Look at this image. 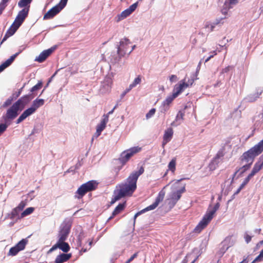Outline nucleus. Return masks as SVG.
I'll return each mask as SVG.
<instances>
[{"label":"nucleus","instance_id":"nucleus-19","mask_svg":"<svg viewBox=\"0 0 263 263\" xmlns=\"http://www.w3.org/2000/svg\"><path fill=\"white\" fill-rule=\"evenodd\" d=\"M35 110L31 106L26 110H25L22 114L16 120V124H19L23 120H24L27 117L33 114Z\"/></svg>","mask_w":263,"mask_h":263},{"label":"nucleus","instance_id":"nucleus-35","mask_svg":"<svg viewBox=\"0 0 263 263\" xmlns=\"http://www.w3.org/2000/svg\"><path fill=\"white\" fill-rule=\"evenodd\" d=\"M221 161L214 158L209 165V169L211 171L215 170L218 166V164Z\"/></svg>","mask_w":263,"mask_h":263},{"label":"nucleus","instance_id":"nucleus-63","mask_svg":"<svg viewBox=\"0 0 263 263\" xmlns=\"http://www.w3.org/2000/svg\"><path fill=\"white\" fill-rule=\"evenodd\" d=\"M9 0H2L0 4H4L5 6H7V3Z\"/></svg>","mask_w":263,"mask_h":263},{"label":"nucleus","instance_id":"nucleus-33","mask_svg":"<svg viewBox=\"0 0 263 263\" xmlns=\"http://www.w3.org/2000/svg\"><path fill=\"white\" fill-rule=\"evenodd\" d=\"M263 167L260 161H258L254 164L251 172L249 174L252 177H253L258 173Z\"/></svg>","mask_w":263,"mask_h":263},{"label":"nucleus","instance_id":"nucleus-61","mask_svg":"<svg viewBox=\"0 0 263 263\" xmlns=\"http://www.w3.org/2000/svg\"><path fill=\"white\" fill-rule=\"evenodd\" d=\"M214 56L213 54H210V56L208 57L204 61V63L208 62Z\"/></svg>","mask_w":263,"mask_h":263},{"label":"nucleus","instance_id":"nucleus-60","mask_svg":"<svg viewBox=\"0 0 263 263\" xmlns=\"http://www.w3.org/2000/svg\"><path fill=\"white\" fill-rule=\"evenodd\" d=\"M6 6L4 4H0V15H1L4 11V10L6 8Z\"/></svg>","mask_w":263,"mask_h":263},{"label":"nucleus","instance_id":"nucleus-18","mask_svg":"<svg viewBox=\"0 0 263 263\" xmlns=\"http://www.w3.org/2000/svg\"><path fill=\"white\" fill-rule=\"evenodd\" d=\"M238 0H226L221 9V12L224 15L227 14L228 10L238 3Z\"/></svg>","mask_w":263,"mask_h":263},{"label":"nucleus","instance_id":"nucleus-6","mask_svg":"<svg viewBox=\"0 0 263 263\" xmlns=\"http://www.w3.org/2000/svg\"><path fill=\"white\" fill-rule=\"evenodd\" d=\"M68 0H61L56 6L50 9L43 17L44 20H49L59 13L66 5Z\"/></svg>","mask_w":263,"mask_h":263},{"label":"nucleus","instance_id":"nucleus-48","mask_svg":"<svg viewBox=\"0 0 263 263\" xmlns=\"http://www.w3.org/2000/svg\"><path fill=\"white\" fill-rule=\"evenodd\" d=\"M21 211H18V210H16V207L14 208L11 212V218H14L16 217L17 215H18V214Z\"/></svg>","mask_w":263,"mask_h":263},{"label":"nucleus","instance_id":"nucleus-50","mask_svg":"<svg viewBox=\"0 0 263 263\" xmlns=\"http://www.w3.org/2000/svg\"><path fill=\"white\" fill-rule=\"evenodd\" d=\"M252 236L249 235L247 232L245 233L244 238L247 243H249L252 239Z\"/></svg>","mask_w":263,"mask_h":263},{"label":"nucleus","instance_id":"nucleus-55","mask_svg":"<svg viewBox=\"0 0 263 263\" xmlns=\"http://www.w3.org/2000/svg\"><path fill=\"white\" fill-rule=\"evenodd\" d=\"M108 121V115H104L103 116V119L101 120V122L104 123L105 125H106V123Z\"/></svg>","mask_w":263,"mask_h":263},{"label":"nucleus","instance_id":"nucleus-59","mask_svg":"<svg viewBox=\"0 0 263 263\" xmlns=\"http://www.w3.org/2000/svg\"><path fill=\"white\" fill-rule=\"evenodd\" d=\"M231 68V66L226 67V68H223L222 70L221 73H227L228 72H229L230 71Z\"/></svg>","mask_w":263,"mask_h":263},{"label":"nucleus","instance_id":"nucleus-62","mask_svg":"<svg viewBox=\"0 0 263 263\" xmlns=\"http://www.w3.org/2000/svg\"><path fill=\"white\" fill-rule=\"evenodd\" d=\"M194 81V80L193 79H192L189 80L187 82H185V83L186 84H189V86L190 85H192V84L193 83Z\"/></svg>","mask_w":263,"mask_h":263},{"label":"nucleus","instance_id":"nucleus-34","mask_svg":"<svg viewBox=\"0 0 263 263\" xmlns=\"http://www.w3.org/2000/svg\"><path fill=\"white\" fill-rule=\"evenodd\" d=\"M243 165L240 167L239 168L238 170H237L233 175V179H234V177L235 176V175H236V174L240 172V174H239V176H241L243 173H244L246 171H247L248 170H249L250 167H251V165H249V164H245V163H243L242 164Z\"/></svg>","mask_w":263,"mask_h":263},{"label":"nucleus","instance_id":"nucleus-64","mask_svg":"<svg viewBox=\"0 0 263 263\" xmlns=\"http://www.w3.org/2000/svg\"><path fill=\"white\" fill-rule=\"evenodd\" d=\"M259 161L261 165H263V155L259 158Z\"/></svg>","mask_w":263,"mask_h":263},{"label":"nucleus","instance_id":"nucleus-3","mask_svg":"<svg viewBox=\"0 0 263 263\" xmlns=\"http://www.w3.org/2000/svg\"><path fill=\"white\" fill-rule=\"evenodd\" d=\"M220 206L219 203H216L212 209L208 210L202 220L194 229V232L199 233L203 230L213 218V216Z\"/></svg>","mask_w":263,"mask_h":263},{"label":"nucleus","instance_id":"nucleus-38","mask_svg":"<svg viewBox=\"0 0 263 263\" xmlns=\"http://www.w3.org/2000/svg\"><path fill=\"white\" fill-rule=\"evenodd\" d=\"M105 127L106 125H105L104 123H102V122H100V123L97 125V131L96 133L97 137H98L100 135L101 132L104 130Z\"/></svg>","mask_w":263,"mask_h":263},{"label":"nucleus","instance_id":"nucleus-42","mask_svg":"<svg viewBox=\"0 0 263 263\" xmlns=\"http://www.w3.org/2000/svg\"><path fill=\"white\" fill-rule=\"evenodd\" d=\"M12 26H10V28L7 30L6 34L4 36L2 42L0 43V45H1L3 42H4L9 36H12L14 33H12Z\"/></svg>","mask_w":263,"mask_h":263},{"label":"nucleus","instance_id":"nucleus-13","mask_svg":"<svg viewBox=\"0 0 263 263\" xmlns=\"http://www.w3.org/2000/svg\"><path fill=\"white\" fill-rule=\"evenodd\" d=\"M57 48V46H53L51 48L43 51L39 56L36 57L34 60L35 61L39 63L44 62Z\"/></svg>","mask_w":263,"mask_h":263},{"label":"nucleus","instance_id":"nucleus-12","mask_svg":"<svg viewBox=\"0 0 263 263\" xmlns=\"http://www.w3.org/2000/svg\"><path fill=\"white\" fill-rule=\"evenodd\" d=\"M27 242L28 241L26 239H22L15 246L10 248L8 255L9 256L16 255L18 252L25 249Z\"/></svg>","mask_w":263,"mask_h":263},{"label":"nucleus","instance_id":"nucleus-21","mask_svg":"<svg viewBox=\"0 0 263 263\" xmlns=\"http://www.w3.org/2000/svg\"><path fill=\"white\" fill-rule=\"evenodd\" d=\"M186 79L181 81L178 85H176L174 88L175 92L173 93L176 96H178L183 90L189 87V84L185 83Z\"/></svg>","mask_w":263,"mask_h":263},{"label":"nucleus","instance_id":"nucleus-16","mask_svg":"<svg viewBox=\"0 0 263 263\" xmlns=\"http://www.w3.org/2000/svg\"><path fill=\"white\" fill-rule=\"evenodd\" d=\"M19 109V107L14 103L12 106L7 110L5 118L10 120L14 119L17 116Z\"/></svg>","mask_w":263,"mask_h":263},{"label":"nucleus","instance_id":"nucleus-47","mask_svg":"<svg viewBox=\"0 0 263 263\" xmlns=\"http://www.w3.org/2000/svg\"><path fill=\"white\" fill-rule=\"evenodd\" d=\"M156 112V109L155 108L151 109L146 114V118L148 119L151 118L152 117L154 116Z\"/></svg>","mask_w":263,"mask_h":263},{"label":"nucleus","instance_id":"nucleus-22","mask_svg":"<svg viewBox=\"0 0 263 263\" xmlns=\"http://www.w3.org/2000/svg\"><path fill=\"white\" fill-rule=\"evenodd\" d=\"M231 238L227 237L221 243V247L220 249V253L221 255H223L226 251L233 245V243L231 242Z\"/></svg>","mask_w":263,"mask_h":263},{"label":"nucleus","instance_id":"nucleus-31","mask_svg":"<svg viewBox=\"0 0 263 263\" xmlns=\"http://www.w3.org/2000/svg\"><path fill=\"white\" fill-rule=\"evenodd\" d=\"M125 202L119 203L115 209L112 212V216L108 218V220H110L114 216L120 213L125 208Z\"/></svg>","mask_w":263,"mask_h":263},{"label":"nucleus","instance_id":"nucleus-15","mask_svg":"<svg viewBox=\"0 0 263 263\" xmlns=\"http://www.w3.org/2000/svg\"><path fill=\"white\" fill-rule=\"evenodd\" d=\"M177 96L174 93L172 95L167 97L166 99L163 101L160 107V110L162 113H165L169 109V105L172 102L173 100L176 98Z\"/></svg>","mask_w":263,"mask_h":263},{"label":"nucleus","instance_id":"nucleus-27","mask_svg":"<svg viewBox=\"0 0 263 263\" xmlns=\"http://www.w3.org/2000/svg\"><path fill=\"white\" fill-rule=\"evenodd\" d=\"M262 93L261 89H257L256 92L249 95L246 98V100L250 102L255 101Z\"/></svg>","mask_w":263,"mask_h":263},{"label":"nucleus","instance_id":"nucleus-54","mask_svg":"<svg viewBox=\"0 0 263 263\" xmlns=\"http://www.w3.org/2000/svg\"><path fill=\"white\" fill-rule=\"evenodd\" d=\"M252 177L250 174H249V175L245 179L242 183L246 185Z\"/></svg>","mask_w":263,"mask_h":263},{"label":"nucleus","instance_id":"nucleus-49","mask_svg":"<svg viewBox=\"0 0 263 263\" xmlns=\"http://www.w3.org/2000/svg\"><path fill=\"white\" fill-rule=\"evenodd\" d=\"M26 205V202L24 201H22L18 205L16 206V210H18V211H22Z\"/></svg>","mask_w":263,"mask_h":263},{"label":"nucleus","instance_id":"nucleus-30","mask_svg":"<svg viewBox=\"0 0 263 263\" xmlns=\"http://www.w3.org/2000/svg\"><path fill=\"white\" fill-rule=\"evenodd\" d=\"M57 245L58 248L61 250L63 252L67 253L70 250V246L68 243L65 242V241H57Z\"/></svg>","mask_w":263,"mask_h":263},{"label":"nucleus","instance_id":"nucleus-17","mask_svg":"<svg viewBox=\"0 0 263 263\" xmlns=\"http://www.w3.org/2000/svg\"><path fill=\"white\" fill-rule=\"evenodd\" d=\"M112 84V79L109 77H106L102 82L100 91L102 93H106L110 90Z\"/></svg>","mask_w":263,"mask_h":263},{"label":"nucleus","instance_id":"nucleus-43","mask_svg":"<svg viewBox=\"0 0 263 263\" xmlns=\"http://www.w3.org/2000/svg\"><path fill=\"white\" fill-rule=\"evenodd\" d=\"M168 170L174 172L176 169V160L175 159H173L168 163Z\"/></svg>","mask_w":263,"mask_h":263},{"label":"nucleus","instance_id":"nucleus-4","mask_svg":"<svg viewBox=\"0 0 263 263\" xmlns=\"http://www.w3.org/2000/svg\"><path fill=\"white\" fill-rule=\"evenodd\" d=\"M182 179L177 180L172 185V189L173 191L170 195L168 204L171 207L174 206L177 202L180 199L181 194L185 191V185L179 187V182Z\"/></svg>","mask_w":263,"mask_h":263},{"label":"nucleus","instance_id":"nucleus-29","mask_svg":"<svg viewBox=\"0 0 263 263\" xmlns=\"http://www.w3.org/2000/svg\"><path fill=\"white\" fill-rule=\"evenodd\" d=\"M92 241L91 240L90 241H89V243H88V246H86V247H85L84 246H83V240L81 238V236H79V238H78V246L80 247H82V249L80 251L81 253L82 252H87L88 250H89L92 246Z\"/></svg>","mask_w":263,"mask_h":263},{"label":"nucleus","instance_id":"nucleus-52","mask_svg":"<svg viewBox=\"0 0 263 263\" xmlns=\"http://www.w3.org/2000/svg\"><path fill=\"white\" fill-rule=\"evenodd\" d=\"M8 127V125L6 124H0V134H2L4 131L6 130Z\"/></svg>","mask_w":263,"mask_h":263},{"label":"nucleus","instance_id":"nucleus-44","mask_svg":"<svg viewBox=\"0 0 263 263\" xmlns=\"http://www.w3.org/2000/svg\"><path fill=\"white\" fill-rule=\"evenodd\" d=\"M121 198H122L114 191L113 197L112 198L110 202V204H114L117 201L120 200Z\"/></svg>","mask_w":263,"mask_h":263},{"label":"nucleus","instance_id":"nucleus-41","mask_svg":"<svg viewBox=\"0 0 263 263\" xmlns=\"http://www.w3.org/2000/svg\"><path fill=\"white\" fill-rule=\"evenodd\" d=\"M87 192V191L86 189L84 187H83V184L79 187L77 191V193L79 195V198L83 197Z\"/></svg>","mask_w":263,"mask_h":263},{"label":"nucleus","instance_id":"nucleus-46","mask_svg":"<svg viewBox=\"0 0 263 263\" xmlns=\"http://www.w3.org/2000/svg\"><path fill=\"white\" fill-rule=\"evenodd\" d=\"M224 154L223 149H221L218 152L217 154H216V156L214 158H215L217 159L218 160L221 161L222 158L223 157Z\"/></svg>","mask_w":263,"mask_h":263},{"label":"nucleus","instance_id":"nucleus-57","mask_svg":"<svg viewBox=\"0 0 263 263\" xmlns=\"http://www.w3.org/2000/svg\"><path fill=\"white\" fill-rule=\"evenodd\" d=\"M177 80V77L176 75H172L170 77V81L171 83L176 82Z\"/></svg>","mask_w":263,"mask_h":263},{"label":"nucleus","instance_id":"nucleus-37","mask_svg":"<svg viewBox=\"0 0 263 263\" xmlns=\"http://www.w3.org/2000/svg\"><path fill=\"white\" fill-rule=\"evenodd\" d=\"M141 82V78L140 76H138L137 78H136L133 82L129 85V87L133 89L137 85L140 84Z\"/></svg>","mask_w":263,"mask_h":263},{"label":"nucleus","instance_id":"nucleus-45","mask_svg":"<svg viewBox=\"0 0 263 263\" xmlns=\"http://www.w3.org/2000/svg\"><path fill=\"white\" fill-rule=\"evenodd\" d=\"M263 260V249L260 252L259 254L255 258L251 263H255L257 261Z\"/></svg>","mask_w":263,"mask_h":263},{"label":"nucleus","instance_id":"nucleus-58","mask_svg":"<svg viewBox=\"0 0 263 263\" xmlns=\"http://www.w3.org/2000/svg\"><path fill=\"white\" fill-rule=\"evenodd\" d=\"M132 89V88H130L129 87H128L127 88H126L125 89V90L121 94V98H123L125 95L130 90Z\"/></svg>","mask_w":263,"mask_h":263},{"label":"nucleus","instance_id":"nucleus-56","mask_svg":"<svg viewBox=\"0 0 263 263\" xmlns=\"http://www.w3.org/2000/svg\"><path fill=\"white\" fill-rule=\"evenodd\" d=\"M58 248V246L57 242L54 246H53L49 249V250L48 251V253H50L52 252L53 251L55 250Z\"/></svg>","mask_w":263,"mask_h":263},{"label":"nucleus","instance_id":"nucleus-1","mask_svg":"<svg viewBox=\"0 0 263 263\" xmlns=\"http://www.w3.org/2000/svg\"><path fill=\"white\" fill-rule=\"evenodd\" d=\"M144 168L141 167L139 171L131 173L126 181L116 186L115 191L121 198L131 196L137 188L138 177L143 173Z\"/></svg>","mask_w":263,"mask_h":263},{"label":"nucleus","instance_id":"nucleus-28","mask_svg":"<svg viewBox=\"0 0 263 263\" xmlns=\"http://www.w3.org/2000/svg\"><path fill=\"white\" fill-rule=\"evenodd\" d=\"M97 185L98 183L96 181L91 180L83 184V187H85L88 192L94 190L97 187Z\"/></svg>","mask_w":263,"mask_h":263},{"label":"nucleus","instance_id":"nucleus-9","mask_svg":"<svg viewBox=\"0 0 263 263\" xmlns=\"http://www.w3.org/2000/svg\"><path fill=\"white\" fill-rule=\"evenodd\" d=\"M164 195L165 193L163 191H160L158 194V196L156 198L155 202L151 205L137 212L134 216V219L135 220L136 218L141 214H143L148 211L154 210L158 205L160 201L163 200Z\"/></svg>","mask_w":263,"mask_h":263},{"label":"nucleus","instance_id":"nucleus-20","mask_svg":"<svg viewBox=\"0 0 263 263\" xmlns=\"http://www.w3.org/2000/svg\"><path fill=\"white\" fill-rule=\"evenodd\" d=\"M21 52V51L16 53L10 57L9 59L7 60L5 62L0 65V73L4 70L7 67L9 66L13 62L15 58Z\"/></svg>","mask_w":263,"mask_h":263},{"label":"nucleus","instance_id":"nucleus-7","mask_svg":"<svg viewBox=\"0 0 263 263\" xmlns=\"http://www.w3.org/2000/svg\"><path fill=\"white\" fill-rule=\"evenodd\" d=\"M129 44H130V42L126 38L123 39L120 41V45H117V53L119 57L116 59V62L119 61L126 53H128Z\"/></svg>","mask_w":263,"mask_h":263},{"label":"nucleus","instance_id":"nucleus-14","mask_svg":"<svg viewBox=\"0 0 263 263\" xmlns=\"http://www.w3.org/2000/svg\"><path fill=\"white\" fill-rule=\"evenodd\" d=\"M33 95H27L22 97L15 103H14L20 109H23L33 98Z\"/></svg>","mask_w":263,"mask_h":263},{"label":"nucleus","instance_id":"nucleus-25","mask_svg":"<svg viewBox=\"0 0 263 263\" xmlns=\"http://www.w3.org/2000/svg\"><path fill=\"white\" fill-rule=\"evenodd\" d=\"M223 18H218L216 19L214 22L206 24L205 25V28L208 30L209 31H212L214 30L215 26L216 25H218L221 24H223Z\"/></svg>","mask_w":263,"mask_h":263},{"label":"nucleus","instance_id":"nucleus-40","mask_svg":"<svg viewBox=\"0 0 263 263\" xmlns=\"http://www.w3.org/2000/svg\"><path fill=\"white\" fill-rule=\"evenodd\" d=\"M34 210V208H32V207H30V208H27L25 211H24L21 213V218H23V217L31 214L33 212Z\"/></svg>","mask_w":263,"mask_h":263},{"label":"nucleus","instance_id":"nucleus-32","mask_svg":"<svg viewBox=\"0 0 263 263\" xmlns=\"http://www.w3.org/2000/svg\"><path fill=\"white\" fill-rule=\"evenodd\" d=\"M45 103V100L43 99H36L34 100L31 105V107L36 111L39 107L42 106Z\"/></svg>","mask_w":263,"mask_h":263},{"label":"nucleus","instance_id":"nucleus-11","mask_svg":"<svg viewBox=\"0 0 263 263\" xmlns=\"http://www.w3.org/2000/svg\"><path fill=\"white\" fill-rule=\"evenodd\" d=\"M138 5V2H137L118 14L116 17V22H119L129 16L136 9Z\"/></svg>","mask_w":263,"mask_h":263},{"label":"nucleus","instance_id":"nucleus-23","mask_svg":"<svg viewBox=\"0 0 263 263\" xmlns=\"http://www.w3.org/2000/svg\"><path fill=\"white\" fill-rule=\"evenodd\" d=\"M173 135V130L172 128H168L165 130L163 138V146H164L167 143L171 140Z\"/></svg>","mask_w":263,"mask_h":263},{"label":"nucleus","instance_id":"nucleus-2","mask_svg":"<svg viewBox=\"0 0 263 263\" xmlns=\"http://www.w3.org/2000/svg\"><path fill=\"white\" fill-rule=\"evenodd\" d=\"M263 151V139L257 144L245 152L240 157L241 164L252 165L255 158Z\"/></svg>","mask_w":263,"mask_h":263},{"label":"nucleus","instance_id":"nucleus-24","mask_svg":"<svg viewBox=\"0 0 263 263\" xmlns=\"http://www.w3.org/2000/svg\"><path fill=\"white\" fill-rule=\"evenodd\" d=\"M184 112L181 110L179 111L177 113L175 120L171 123V126L176 127L182 123L183 120Z\"/></svg>","mask_w":263,"mask_h":263},{"label":"nucleus","instance_id":"nucleus-8","mask_svg":"<svg viewBox=\"0 0 263 263\" xmlns=\"http://www.w3.org/2000/svg\"><path fill=\"white\" fill-rule=\"evenodd\" d=\"M71 224L69 222H64L59 228L58 234V240L61 241H65L70 232Z\"/></svg>","mask_w":263,"mask_h":263},{"label":"nucleus","instance_id":"nucleus-53","mask_svg":"<svg viewBox=\"0 0 263 263\" xmlns=\"http://www.w3.org/2000/svg\"><path fill=\"white\" fill-rule=\"evenodd\" d=\"M138 256V252L134 254L126 261L125 263H129L133 261Z\"/></svg>","mask_w":263,"mask_h":263},{"label":"nucleus","instance_id":"nucleus-51","mask_svg":"<svg viewBox=\"0 0 263 263\" xmlns=\"http://www.w3.org/2000/svg\"><path fill=\"white\" fill-rule=\"evenodd\" d=\"M12 101V98H8L6 101L4 102V104L3 105V106L4 107H6L10 105L11 104Z\"/></svg>","mask_w":263,"mask_h":263},{"label":"nucleus","instance_id":"nucleus-5","mask_svg":"<svg viewBox=\"0 0 263 263\" xmlns=\"http://www.w3.org/2000/svg\"><path fill=\"white\" fill-rule=\"evenodd\" d=\"M29 11V7H27L18 12L14 22L11 26H12V33H14L22 24L26 17L28 16Z\"/></svg>","mask_w":263,"mask_h":263},{"label":"nucleus","instance_id":"nucleus-39","mask_svg":"<svg viewBox=\"0 0 263 263\" xmlns=\"http://www.w3.org/2000/svg\"><path fill=\"white\" fill-rule=\"evenodd\" d=\"M42 84V81H39L37 84L31 88L30 92L32 93L31 95H33L34 96V92L41 88Z\"/></svg>","mask_w":263,"mask_h":263},{"label":"nucleus","instance_id":"nucleus-36","mask_svg":"<svg viewBox=\"0 0 263 263\" xmlns=\"http://www.w3.org/2000/svg\"><path fill=\"white\" fill-rule=\"evenodd\" d=\"M32 1V0H20L18 3V6L21 8H27V7H29V8L30 4Z\"/></svg>","mask_w":263,"mask_h":263},{"label":"nucleus","instance_id":"nucleus-10","mask_svg":"<svg viewBox=\"0 0 263 263\" xmlns=\"http://www.w3.org/2000/svg\"><path fill=\"white\" fill-rule=\"evenodd\" d=\"M141 150V148L139 146H135L128 149L121 153L120 160L121 162L124 163L126 162L132 156L139 152Z\"/></svg>","mask_w":263,"mask_h":263},{"label":"nucleus","instance_id":"nucleus-26","mask_svg":"<svg viewBox=\"0 0 263 263\" xmlns=\"http://www.w3.org/2000/svg\"><path fill=\"white\" fill-rule=\"evenodd\" d=\"M71 256V254L62 253L57 256L55 258V263H63L69 260Z\"/></svg>","mask_w":263,"mask_h":263}]
</instances>
